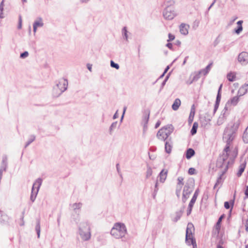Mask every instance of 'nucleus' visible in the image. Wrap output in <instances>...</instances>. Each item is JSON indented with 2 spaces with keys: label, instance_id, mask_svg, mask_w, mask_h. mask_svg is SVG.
I'll use <instances>...</instances> for the list:
<instances>
[{
  "label": "nucleus",
  "instance_id": "1",
  "mask_svg": "<svg viewBox=\"0 0 248 248\" xmlns=\"http://www.w3.org/2000/svg\"><path fill=\"white\" fill-rule=\"evenodd\" d=\"M127 233L125 225L122 223H116L111 229L110 234L116 239L124 238Z\"/></svg>",
  "mask_w": 248,
  "mask_h": 248
},
{
  "label": "nucleus",
  "instance_id": "2",
  "mask_svg": "<svg viewBox=\"0 0 248 248\" xmlns=\"http://www.w3.org/2000/svg\"><path fill=\"white\" fill-rule=\"evenodd\" d=\"M78 234L82 240L88 241L91 237V228L88 222H81L78 227Z\"/></svg>",
  "mask_w": 248,
  "mask_h": 248
},
{
  "label": "nucleus",
  "instance_id": "3",
  "mask_svg": "<svg viewBox=\"0 0 248 248\" xmlns=\"http://www.w3.org/2000/svg\"><path fill=\"white\" fill-rule=\"evenodd\" d=\"M68 80L65 78H62L56 83V86L53 88V95L55 97L59 96L62 93L67 90Z\"/></svg>",
  "mask_w": 248,
  "mask_h": 248
},
{
  "label": "nucleus",
  "instance_id": "4",
  "mask_svg": "<svg viewBox=\"0 0 248 248\" xmlns=\"http://www.w3.org/2000/svg\"><path fill=\"white\" fill-rule=\"evenodd\" d=\"M240 124V120H238L234 122L230 126L226 127L224 131L223 136L229 137V139H234L236 132L239 127Z\"/></svg>",
  "mask_w": 248,
  "mask_h": 248
},
{
  "label": "nucleus",
  "instance_id": "5",
  "mask_svg": "<svg viewBox=\"0 0 248 248\" xmlns=\"http://www.w3.org/2000/svg\"><path fill=\"white\" fill-rule=\"evenodd\" d=\"M194 181L193 180H189L184 187L183 191L182 202H186L189 195L191 194L194 189Z\"/></svg>",
  "mask_w": 248,
  "mask_h": 248
},
{
  "label": "nucleus",
  "instance_id": "6",
  "mask_svg": "<svg viewBox=\"0 0 248 248\" xmlns=\"http://www.w3.org/2000/svg\"><path fill=\"white\" fill-rule=\"evenodd\" d=\"M195 231L194 225L192 223H188L187 225L186 235V242L188 245L195 244L196 240L193 233Z\"/></svg>",
  "mask_w": 248,
  "mask_h": 248
},
{
  "label": "nucleus",
  "instance_id": "7",
  "mask_svg": "<svg viewBox=\"0 0 248 248\" xmlns=\"http://www.w3.org/2000/svg\"><path fill=\"white\" fill-rule=\"evenodd\" d=\"M43 180L39 178L36 180L35 182L33 183L32 189H31V193L30 197V200L32 202H34L40 187L42 185Z\"/></svg>",
  "mask_w": 248,
  "mask_h": 248
},
{
  "label": "nucleus",
  "instance_id": "8",
  "mask_svg": "<svg viewBox=\"0 0 248 248\" xmlns=\"http://www.w3.org/2000/svg\"><path fill=\"white\" fill-rule=\"evenodd\" d=\"M228 156V154H222L218 158L217 161V166L219 168H224L223 171L225 172L227 170L229 164V162H227Z\"/></svg>",
  "mask_w": 248,
  "mask_h": 248
},
{
  "label": "nucleus",
  "instance_id": "9",
  "mask_svg": "<svg viewBox=\"0 0 248 248\" xmlns=\"http://www.w3.org/2000/svg\"><path fill=\"white\" fill-rule=\"evenodd\" d=\"M163 15L165 19L171 20L176 16V14L173 7L168 6L164 9Z\"/></svg>",
  "mask_w": 248,
  "mask_h": 248
},
{
  "label": "nucleus",
  "instance_id": "10",
  "mask_svg": "<svg viewBox=\"0 0 248 248\" xmlns=\"http://www.w3.org/2000/svg\"><path fill=\"white\" fill-rule=\"evenodd\" d=\"M238 61L242 65H246L248 63V53L243 51L238 56Z\"/></svg>",
  "mask_w": 248,
  "mask_h": 248
},
{
  "label": "nucleus",
  "instance_id": "11",
  "mask_svg": "<svg viewBox=\"0 0 248 248\" xmlns=\"http://www.w3.org/2000/svg\"><path fill=\"white\" fill-rule=\"evenodd\" d=\"M222 86V84H221L219 87V89L218 90L217 94L216 97V103L214 106V114L216 113L217 109L218 108V106L221 100V88Z\"/></svg>",
  "mask_w": 248,
  "mask_h": 248
},
{
  "label": "nucleus",
  "instance_id": "12",
  "mask_svg": "<svg viewBox=\"0 0 248 248\" xmlns=\"http://www.w3.org/2000/svg\"><path fill=\"white\" fill-rule=\"evenodd\" d=\"M227 110V107H225L224 109L222 110L221 113L217 119V124L218 125L222 124L226 119V116L225 113Z\"/></svg>",
  "mask_w": 248,
  "mask_h": 248
},
{
  "label": "nucleus",
  "instance_id": "13",
  "mask_svg": "<svg viewBox=\"0 0 248 248\" xmlns=\"http://www.w3.org/2000/svg\"><path fill=\"white\" fill-rule=\"evenodd\" d=\"M233 140L234 139H231V138H229V137L223 135V140L226 143V146L223 151L225 153H224L223 154H228V152L230 151V147L231 143Z\"/></svg>",
  "mask_w": 248,
  "mask_h": 248
},
{
  "label": "nucleus",
  "instance_id": "14",
  "mask_svg": "<svg viewBox=\"0 0 248 248\" xmlns=\"http://www.w3.org/2000/svg\"><path fill=\"white\" fill-rule=\"evenodd\" d=\"M164 129L161 128L159 130L156 134V137H157V138L159 140L164 141L167 140L168 139H169V137L167 135V134H166V133L164 132Z\"/></svg>",
  "mask_w": 248,
  "mask_h": 248
},
{
  "label": "nucleus",
  "instance_id": "15",
  "mask_svg": "<svg viewBox=\"0 0 248 248\" xmlns=\"http://www.w3.org/2000/svg\"><path fill=\"white\" fill-rule=\"evenodd\" d=\"M172 145L173 143L171 138H170L166 141L165 144V150L167 153L170 154L171 153L172 148Z\"/></svg>",
  "mask_w": 248,
  "mask_h": 248
},
{
  "label": "nucleus",
  "instance_id": "16",
  "mask_svg": "<svg viewBox=\"0 0 248 248\" xmlns=\"http://www.w3.org/2000/svg\"><path fill=\"white\" fill-rule=\"evenodd\" d=\"M44 26V23L43 22V20L41 17H39L34 21L33 24V32L35 33L37 31V29L38 27H42Z\"/></svg>",
  "mask_w": 248,
  "mask_h": 248
},
{
  "label": "nucleus",
  "instance_id": "17",
  "mask_svg": "<svg viewBox=\"0 0 248 248\" xmlns=\"http://www.w3.org/2000/svg\"><path fill=\"white\" fill-rule=\"evenodd\" d=\"M189 27V25L184 23H182L179 27L180 32L183 35H187L188 33V29Z\"/></svg>",
  "mask_w": 248,
  "mask_h": 248
},
{
  "label": "nucleus",
  "instance_id": "18",
  "mask_svg": "<svg viewBox=\"0 0 248 248\" xmlns=\"http://www.w3.org/2000/svg\"><path fill=\"white\" fill-rule=\"evenodd\" d=\"M168 174V170L165 169L162 170L159 174L158 178L161 183H164L166 179Z\"/></svg>",
  "mask_w": 248,
  "mask_h": 248
},
{
  "label": "nucleus",
  "instance_id": "19",
  "mask_svg": "<svg viewBox=\"0 0 248 248\" xmlns=\"http://www.w3.org/2000/svg\"><path fill=\"white\" fill-rule=\"evenodd\" d=\"M7 168V157L6 155L3 156L0 170L3 171H5Z\"/></svg>",
  "mask_w": 248,
  "mask_h": 248
},
{
  "label": "nucleus",
  "instance_id": "20",
  "mask_svg": "<svg viewBox=\"0 0 248 248\" xmlns=\"http://www.w3.org/2000/svg\"><path fill=\"white\" fill-rule=\"evenodd\" d=\"M162 129H164V132L167 134L168 136L169 137V136L173 131L174 127L172 124H168L163 127Z\"/></svg>",
  "mask_w": 248,
  "mask_h": 248
},
{
  "label": "nucleus",
  "instance_id": "21",
  "mask_svg": "<svg viewBox=\"0 0 248 248\" xmlns=\"http://www.w3.org/2000/svg\"><path fill=\"white\" fill-rule=\"evenodd\" d=\"M248 91V84H245L242 86L238 90V93L239 96H242L245 94Z\"/></svg>",
  "mask_w": 248,
  "mask_h": 248
},
{
  "label": "nucleus",
  "instance_id": "22",
  "mask_svg": "<svg viewBox=\"0 0 248 248\" xmlns=\"http://www.w3.org/2000/svg\"><path fill=\"white\" fill-rule=\"evenodd\" d=\"M181 100L179 98H176L175 99L172 105V108L173 110H177L179 108V107L181 105Z\"/></svg>",
  "mask_w": 248,
  "mask_h": 248
},
{
  "label": "nucleus",
  "instance_id": "23",
  "mask_svg": "<svg viewBox=\"0 0 248 248\" xmlns=\"http://www.w3.org/2000/svg\"><path fill=\"white\" fill-rule=\"evenodd\" d=\"M225 171H222L219 176L217 178V182L214 186V188H216L218 185H221L223 183L222 176L225 174Z\"/></svg>",
  "mask_w": 248,
  "mask_h": 248
},
{
  "label": "nucleus",
  "instance_id": "24",
  "mask_svg": "<svg viewBox=\"0 0 248 248\" xmlns=\"http://www.w3.org/2000/svg\"><path fill=\"white\" fill-rule=\"evenodd\" d=\"M195 108H194V106L193 105L191 108L190 114H189V116L188 117V122L189 124H191L192 123V122H193V119H194V117L195 115Z\"/></svg>",
  "mask_w": 248,
  "mask_h": 248
},
{
  "label": "nucleus",
  "instance_id": "25",
  "mask_svg": "<svg viewBox=\"0 0 248 248\" xmlns=\"http://www.w3.org/2000/svg\"><path fill=\"white\" fill-rule=\"evenodd\" d=\"M195 154V151L192 148L188 149L186 152V157L187 159L191 158Z\"/></svg>",
  "mask_w": 248,
  "mask_h": 248
},
{
  "label": "nucleus",
  "instance_id": "26",
  "mask_svg": "<svg viewBox=\"0 0 248 248\" xmlns=\"http://www.w3.org/2000/svg\"><path fill=\"white\" fill-rule=\"evenodd\" d=\"M213 65V62L209 63L205 68L202 69L199 71L201 74H203L204 75H207L210 71L211 66Z\"/></svg>",
  "mask_w": 248,
  "mask_h": 248
},
{
  "label": "nucleus",
  "instance_id": "27",
  "mask_svg": "<svg viewBox=\"0 0 248 248\" xmlns=\"http://www.w3.org/2000/svg\"><path fill=\"white\" fill-rule=\"evenodd\" d=\"M35 231H36L37 234V237L39 238L40 237V232H41L40 219L39 218H37L36 219Z\"/></svg>",
  "mask_w": 248,
  "mask_h": 248
},
{
  "label": "nucleus",
  "instance_id": "28",
  "mask_svg": "<svg viewBox=\"0 0 248 248\" xmlns=\"http://www.w3.org/2000/svg\"><path fill=\"white\" fill-rule=\"evenodd\" d=\"M202 74L200 71L198 72H195L193 75H191L190 78H192L193 81H197L201 77L200 75Z\"/></svg>",
  "mask_w": 248,
  "mask_h": 248
},
{
  "label": "nucleus",
  "instance_id": "29",
  "mask_svg": "<svg viewBox=\"0 0 248 248\" xmlns=\"http://www.w3.org/2000/svg\"><path fill=\"white\" fill-rule=\"evenodd\" d=\"M198 127V123L194 122L193 124L192 129L190 131V133L192 135H194L197 133Z\"/></svg>",
  "mask_w": 248,
  "mask_h": 248
},
{
  "label": "nucleus",
  "instance_id": "30",
  "mask_svg": "<svg viewBox=\"0 0 248 248\" xmlns=\"http://www.w3.org/2000/svg\"><path fill=\"white\" fill-rule=\"evenodd\" d=\"M246 165L244 164H242L239 166V170L237 173V175L238 177H240L241 176L242 173L244 172L245 169Z\"/></svg>",
  "mask_w": 248,
  "mask_h": 248
},
{
  "label": "nucleus",
  "instance_id": "31",
  "mask_svg": "<svg viewBox=\"0 0 248 248\" xmlns=\"http://www.w3.org/2000/svg\"><path fill=\"white\" fill-rule=\"evenodd\" d=\"M182 211H179L176 212L175 217L173 219V221L175 222H177L179 220L182 215Z\"/></svg>",
  "mask_w": 248,
  "mask_h": 248
},
{
  "label": "nucleus",
  "instance_id": "32",
  "mask_svg": "<svg viewBox=\"0 0 248 248\" xmlns=\"http://www.w3.org/2000/svg\"><path fill=\"white\" fill-rule=\"evenodd\" d=\"M0 222H3V223H5V222H8L9 218V217H8V216L4 214V213L3 212V213H2V216H1V218H0Z\"/></svg>",
  "mask_w": 248,
  "mask_h": 248
},
{
  "label": "nucleus",
  "instance_id": "33",
  "mask_svg": "<svg viewBox=\"0 0 248 248\" xmlns=\"http://www.w3.org/2000/svg\"><path fill=\"white\" fill-rule=\"evenodd\" d=\"M35 139V136L34 135H31L28 141L27 142L25 145V148H27L31 142H32Z\"/></svg>",
  "mask_w": 248,
  "mask_h": 248
},
{
  "label": "nucleus",
  "instance_id": "34",
  "mask_svg": "<svg viewBox=\"0 0 248 248\" xmlns=\"http://www.w3.org/2000/svg\"><path fill=\"white\" fill-rule=\"evenodd\" d=\"M127 31L126 27H124L122 29V34L124 38L125 39L126 41H128V35H127Z\"/></svg>",
  "mask_w": 248,
  "mask_h": 248
},
{
  "label": "nucleus",
  "instance_id": "35",
  "mask_svg": "<svg viewBox=\"0 0 248 248\" xmlns=\"http://www.w3.org/2000/svg\"><path fill=\"white\" fill-rule=\"evenodd\" d=\"M227 78L229 81L232 82L235 80V76L233 73H230L227 74Z\"/></svg>",
  "mask_w": 248,
  "mask_h": 248
},
{
  "label": "nucleus",
  "instance_id": "36",
  "mask_svg": "<svg viewBox=\"0 0 248 248\" xmlns=\"http://www.w3.org/2000/svg\"><path fill=\"white\" fill-rule=\"evenodd\" d=\"M238 101H239V96H234L231 99V103L233 106L236 105L237 103L238 102Z\"/></svg>",
  "mask_w": 248,
  "mask_h": 248
},
{
  "label": "nucleus",
  "instance_id": "37",
  "mask_svg": "<svg viewBox=\"0 0 248 248\" xmlns=\"http://www.w3.org/2000/svg\"><path fill=\"white\" fill-rule=\"evenodd\" d=\"M117 124L118 123L117 121L111 124L109 128V131L110 134H111L112 132L116 128Z\"/></svg>",
  "mask_w": 248,
  "mask_h": 248
},
{
  "label": "nucleus",
  "instance_id": "38",
  "mask_svg": "<svg viewBox=\"0 0 248 248\" xmlns=\"http://www.w3.org/2000/svg\"><path fill=\"white\" fill-rule=\"evenodd\" d=\"M183 181H184V178L183 177H178V178H177L178 182H177L176 186L182 187L184 185Z\"/></svg>",
  "mask_w": 248,
  "mask_h": 248
},
{
  "label": "nucleus",
  "instance_id": "39",
  "mask_svg": "<svg viewBox=\"0 0 248 248\" xmlns=\"http://www.w3.org/2000/svg\"><path fill=\"white\" fill-rule=\"evenodd\" d=\"M82 204L81 202L75 203L73 205V207L74 210H75L76 209H80L82 206Z\"/></svg>",
  "mask_w": 248,
  "mask_h": 248
},
{
  "label": "nucleus",
  "instance_id": "40",
  "mask_svg": "<svg viewBox=\"0 0 248 248\" xmlns=\"http://www.w3.org/2000/svg\"><path fill=\"white\" fill-rule=\"evenodd\" d=\"M153 171L151 167H148L146 171V178H148L152 175Z\"/></svg>",
  "mask_w": 248,
  "mask_h": 248
},
{
  "label": "nucleus",
  "instance_id": "41",
  "mask_svg": "<svg viewBox=\"0 0 248 248\" xmlns=\"http://www.w3.org/2000/svg\"><path fill=\"white\" fill-rule=\"evenodd\" d=\"M242 30H243L242 26L240 27L239 26H237V27L234 29V31L237 34H239L242 31Z\"/></svg>",
  "mask_w": 248,
  "mask_h": 248
},
{
  "label": "nucleus",
  "instance_id": "42",
  "mask_svg": "<svg viewBox=\"0 0 248 248\" xmlns=\"http://www.w3.org/2000/svg\"><path fill=\"white\" fill-rule=\"evenodd\" d=\"M224 217V215H222L219 217V218L217 222V224H216L217 229L218 228H220V224L222 219Z\"/></svg>",
  "mask_w": 248,
  "mask_h": 248
},
{
  "label": "nucleus",
  "instance_id": "43",
  "mask_svg": "<svg viewBox=\"0 0 248 248\" xmlns=\"http://www.w3.org/2000/svg\"><path fill=\"white\" fill-rule=\"evenodd\" d=\"M181 186H176V195L178 198H179L181 194V191L182 189Z\"/></svg>",
  "mask_w": 248,
  "mask_h": 248
},
{
  "label": "nucleus",
  "instance_id": "44",
  "mask_svg": "<svg viewBox=\"0 0 248 248\" xmlns=\"http://www.w3.org/2000/svg\"><path fill=\"white\" fill-rule=\"evenodd\" d=\"M243 140L245 143H248V134H247V132H244L243 135Z\"/></svg>",
  "mask_w": 248,
  "mask_h": 248
},
{
  "label": "nucleus",
  "instance_id": "45",
  "mask_svg": "<svg viewBox=\"0 0 248 248\" xmlns=\"http://www.w3.org/2000/svg\"><path fill=\"white\" fill-rule=\"evenodd\" d=\"M110 66L113 68H115L116 69H119L120 66L118 63H115L113 61H110Z\"/></svg>",
  "mask_w": 248,
  "mask_h": 248
},
{
  "label": "nucleus",
  "instance_id": "46",
  "mask_svg": "<svg viewBox=\"0 0 248 248\" xmlns=\"http://www.w3.org/2000/svg\"><path fill=\"white\" fill-rule=\"evenodd\" d=\"M174 3V1L173 0H167L165 2V4L167 7L170 6L172 5Z\"/></svg>",
  "mask_w": 248,
  "mask_h": 248
},
{
  "label": "nucleus",
  "instance_id": "47",
  "mask_svg": "<svg viewBox=\"0 0 248 248\" xmlns=\"http://www.w3.org/2000/svg\"><path fill=\"white\" fill-rule=\"evenodd\" d=\"M29 56V53L28 51H24V52L20 54V57L22 59H25Z\"/></svg>",
  "mask_w": 248,
  "mask_h": 248
},
{
  "label": "nucleus",
  "instance_id": "48",
  "mask_svg": "<svg viewBox=\"0 0 248 248\" xmlns=\"http://www.w3.org/2000/svg\"><path fill=\"white\" fill-rule=\"evenodd\" d=\"M168 37H169V39L168 40H167L168 42H170L171 41H172L175 38V36L173 34H172L171 33H169L168 34Z\"/></svg>",
  "mask_w": 248,
  "mask_h": 248
},
{
  "label": "nucleus",
  "instance_id": "49",
  "mask_svg": "<svg viewBox=\"0 0 248 248\" xmlns=\"http://www.w3.org/2000/svg\"><path fill=\"white\" fill-rule=\"evenodd\" d=\"M196 201V199L192 198V199H191V200L189 203L188 206H190V207H193Z\"/></svg>",
  "mask_w": 248,
  "mask_h": 248
},
{
  "label": "nucleus",
  "instance_id": "50",
  "mask_svg": "<svg viewBox=\"0 0 248 248\" xmlns=\"http://www.w3.org/2000/svg\"><path fill=\"white\" fill-rule=\"evenodd\" d=\"M24 213H25V211L22 212V215L20 217V220H21V223L20 224V226H24Z\"/></svg>",
  "mask_w": 248,
  "mask_h": 248
},
{
  "label": "nucleus",
  "instance_id": "51",
  "mask_svg": "<svg viewBox=\"0 0 248 248\" xmlns=\"http://www.w3.org/2000/svg\"><path fill=\"white\" fill-rule=\"evenodd\" d=\"M195 169L193 168H190L188 170V173L190 174V175H192V174H195Z\"/></svg>",
  "mask_w": 248,
  "mask_h": 248
},
{
  "label": "nucleus",
  "instance_id": "52",
  "mask_svg": "<svg viewBox=\"0 0 248 248\" xmlns=\"http://www.w3.org/2000/svg\"><path fill=\"white\" fill-rule=\"evenodd\" d=\"M3 6H0V18H3L4 16H3Z\"/></svg>",
  "mask_w": 248,
  "mask_h": 248
},
{
  "label": "nucleus",
  "instance_id": "53",
  "mask_svg": "<svg viewBox=\"0 0 248 248\" xmlns=\"http://www.w3.org/2000/svg\"><path fill=\"white\" fill-rule=\"evenodd\" d=\"M22 27V18L21 16H19V23L18 25V29H20Z\"/></svg>",
  "mask_w": 248,
  "mask_h": 248
},
{
  "label": "nucleus",
  "instance_id": "54",
  "mask_svg": "<svg viewBox=\"0 0 248 248\" xmlns=\"http://www.w3.org/2000/svg\"><path fill=\"white\" fill-rule=\"evenodd\" d=\"M224 207L226 209H229L231 207L230 203L228 202H224Z\"/></svg>",
  "mask_w": 248,
  "mask_h": 248
},
{
  "label": "nucleus",
  "instance_id": "55",
  "mask_svg": "<svg viewBox=\"0 0 248 248\" xmlns=\"http://www.w3.org/2000/svg\"><path fill=\"white\" fill-rule=\"evenodd\" d=\"M192 207H190V206H188L187 210V215L189 216L192 211Z\"/></svg>",
  "mask_w": 248,
  "mask_h": 248
},
{
  "label": "nucleus",
  "instance_id": "56",
  "mask_svg": "<svg viewBox=\"0 0 248 248\" xmlns=\"http://www.w3.org/2000/svg\"><path fill=\"white\" fill-rule=\"evenodd\" d=\"M158 190V181L157 180L156 181V183H155V189H154V191H155V193H157V191Z\"/></svg>",
  "mask_w": 248,
  "mask_h": 248
},
{
  "label": "nucleus",
  "instance_id": "57",
  "mask_svg": "<svg viewBox=\"0 0 248 248\" xmlns=\"http://www.w3.org/2000/svg\"><path fill=\"white\" fill-rule=\"evenodd\" d=\"M149 118V114H148L147 116H145L144 117L143 120L146 123H147L148 122Z\"/></svg>",
  "mask_w": 248,
  "mask_h": 248
},
{
  "label": "nucleus",
  "instance_id": "58",
  "mask_svg": "<svg viewBox=\"0 0 248 248\" xmlns=\"http://www.w3.org/2000/svg\"><path fill=\"white\" fill-rule=\"evenodd\" d=\"M166 46L170 49H172V44L170 43H168L166 44Z\"/></svg>",
  "mask_w": 248,
  "mask_h": 248
},
{
  "label": "nucleus",
  "instance_id": "59",
  "mask_svg": "<svg viewBox=\"0 0 248 248\" xmlns=\"http://www.w3.org/2000/svg\"><path fill=\"white\" fill-rule=\"evenodd\" d=\"M87 68L88 69V70L91 72L92 71V64H87Z\"/></svg>",
  "mask_w": 248,
  "mask_h": 248
},
{
  "label": "nucleus",
  "instance_id": "60",
  "mask_svg": "<svg viewBox=\"0 0 248 248\" xmlns=\"http://www.w3.org/2000/svg\"><path fill=\"white\" fill-rule=\"evenodd\" d=\"M160 124H161V122H160V121H158L157 122V123L155 124V128H158V127L159 126V125H160Z\"/></svg>",
  "mask_w": 248,
  "mask_h": 248
},
{
  "label": "nucleus",
  "instance_id": "61",
  "mask_svg": "<svg viewBox=\"0 0 248 248\" xmlns=\"http://www.w3.org/2000/svg\"><path fill=\"white\" fill-rule=\"evenodd\" d=\"M219 42L218 39L217 38L214 42V46H216L219 43Z\"/></svg>",
  "mask_w": 248,
  "mask_h": 248
},
{
  "label": "nucleus",
  "instance_id": "62",
  "mask_svg": "<svg viewBox=\"0 0 248 248\" xmlns=\"http://www.w3.org/2000/svg\"><path fill=\"white\" fill-rule=\"evenodd\" d=\"M243 21L242 20H239L237 22V26H242V23Z\"/></svg>",
  "mask_w": 248,
  "mask_h": 248
},
{
  "label": "nucleus",
  "instance_id": "63",
  "mask_svg": "<svg viewBox=\"0 0 248 248\" xmlns=\"http://www.w3.org/2000/svg\"><path fill=\"white\" fill-rule=\"evenodd\" d=\"M245 226H246V231L247 232H248V219L246 221Z\"/></svg>",
  "mask_w": 248,
  "mask_h": 248
},
{
  "label": "nucleus",
  "instance_id": "64",
  "mask_svg": "<svg viewBox=\"0 0 248 248\" xmlns=\"http://www.w3.org/2000/svg\"><path fill=\"white\" fill-rule=\"evenodd\" d=\"M193 82H194V81H193V79H191V80H188L186 81V83L188 85H190V84H191Z\"/></svg>",
  "mask_w": 248,
  "mask_h": 248
}]
</instances>
